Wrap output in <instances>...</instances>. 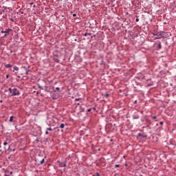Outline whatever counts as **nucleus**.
I'll use <instances>...</instances> for the list:
<instances>
[{
    "instance_id": "473e14b6",
    "label": "nucleus",
    "mask_w": 176,
    "mask_h": 176,
    "mask_svg": "<svg viewBox=\"0 0 176 176\" xmlns=\"http://www.w3.org/2000/svg\"><path fill=\"white\" fill-rule=\"evenodd\" d=\"M163 124H164L163 122H160V124H161L162 126Z\"/></svg>"
},
{
    "instance_id": "f704fd0d",
    "label": "nucleus",
    "mask_w": 176,
    "mask_h": 176,
    "mask_svg": "<svg viewBox=\"0 0 176 176\" xmlns=\"http://www.w3.org/2000/svg\"><path fill=\"white\" fill-rule=\"evenodd\" d=\"M45 134H46V135L49 134V132H48L47 131H45Z\"/></svg>"
},
{
    "instance_id": "2eb2a0df",
    "label": "nucleus",
    "mask_w": 176,
    "mask_h": 176,
    "mask_svg": "<svg viewBox=\"0 0 176 176\" xmlns=\"http://www.w3.org/2000/svg\"><path fill=\"white\" fill-rule=\"evenodd\" d=\"M88 35H89V36H91V33H87V32H86V33H85L84 36H87Z\"/></svg>"
},
{
    "instance_id": "ea45409f",
    "label": "nucleus",
    "mask_w": 176,
    "mask_h": 176,
    "mask_svg": "<svg viewBox=\"0 0 176 176\" xmlns=\"http://www.w3.org/2000/svg\"><path fill=\"white\" fill-rule=\"evenodd\" d=\"M77 105H80V104L78 103Z\"/></svg>"
},
{
    "instance_id": "7c9ffc66",
    "label": "nucleus",
    "mask_w": 176,
    "mask_h": 176,
    "mask_svg": "<svg viewBox=\"0 0 176 176\" xmlns=\"http://www.w3.org/2000/svg\"><path fill=\"white\" fill-rule=\"evenodd\" d=\"M30 6H32V5H34V3H30Z\"/></svg>"
},
{
    "instance_id": "b1692460",
    "label": "nucleus",
    "mask_w": 176,
    "mask_h": 176,
    "mask_svg": "<svg viewBox=\"0 0 176 176\" xmlns=\"http://www.w3.org/2000/svg\"><path fill=\"white\" fill-rule=\"evenodd\" d=\"M135 21H136L137 23H138V21H140V19L137 18V19H135Z\"/></svg>"
},
{
    "instance_id": "e433bc0d",
    "label": "nucleus",
    "mask_w": 176,
    "mask_h": 176,
    "mask_svg": "<svg viewBox=\"0 0 176 176\" xmlns=\"http://www.w3.org/2000/svg\"><path fill=\"white\" fill-rule=\"evenodd\" d=\"M33 8H36V6L34 5V6H33Z\"/></svg>"
},
{
    "instance_id": "aec40b11",
    "label": "nucleus",
    "mask_w": 176,
    "mask_h": 176,
    "mask_svg": "<svg viewBox=\"0 0 176 176\" xmlns=\"http://www.w3.org/2000/svg\"><path fill=\"white\" fill-rule=\"evenodd\" d=\"M47 131H53V129H52V127H50V128H47Z\"/></svg>"
},
{
    "instance_id": "c85d7f7f",
    "label": "nucleus",
    "mask_w": 176,
    "mask_h": 176,
    "mask_svg": "<svg viewBox=\"0 0 176 176\" xmlns=\"http://www.w3.org/2000/svg\"><path fill=\"white\" fill-rule=\"evenodd\" d=\"M119 166H120L119 164H116V165H115V167H116V168H118V167H119Z\"/></svg>"
},
{
    "instance_id": "bb28decb",
    "label": "nucleus",
    "mask_w": 176,
    "mask_h": 176,
    "mask_svg": "<svg viewBox=\"0 0 176 176\" xmlns=\"http://www.w3.org/2000/svg\"><path fill=\"white\" fill-rule=\"evenodd\" d=\"M87 112H91V109H88Z\"/></svg>"
},
{
    "instance_id": "c756f323",
    "label": "nucleus",
    "mask_w": 176,
    "mask_h": 176,
    "mask_svg": "<svg viewBox=\"0 0 176 176\" xmlns=\"http://www.w3.org/2000/svg\"><path fill=\"white\" fill-rule=\"evenodd\" d=\"M73 17H76V14H73Z\"/></svg>"
},
{
    "instance_id": "f3484780",
    "label": "nucleus",
    "mask_w": 176,
    "mask_h": 176,
    "mask_svg": "<svg viewBox=\"0 0 176 176\" xmlns=\"http://www.w3.org/2000/svg\"><path fill=\"white\" fill-rule=\"evenodd\" d=\"M151 118H152V119H153V120H155V119H157L156 116H151Z\"/></svg>"
},
{
    "instance_id": "a211bd4d",
    "label": "nucleus",
    "mask_w": 176,
    "mask_h": 176,
    "mask_svg": "<svg viewBox=\"0 0 176 176\" xmlns=\"http://www.w3.org/2000/svg\"><path fill=\"white\" fill-rule=\"evenodd\" d=\"M14 71H19V67L14 66Z\"/></svg>"
},
{
    "instance_id": "a19ab883",
    "label": "nucleus",
    "mask_w": 176,
    "mask_h": 176,
    "mask_svg": "<svg viewBox=\"0 0 176 176\" xmlns=\"http://www.w3.org/2000/svg\"><path fill=\"white\" fill-rule=\"evenodd\" d=\"M135 103H137V100L135 101Z\"/></svg>"
},
{
    "instance_id": "0eeeda50",
    "label": "nucleus",
    "mask_w": 176,
    "mask_h": 176,
    "mask_svg": "<svg viewBox=\"0 0 176 176\" xmlns=\"http://www.w3.org/2000/svg\"><path fill=\"white\" fill-rule=\"evenodd\" d=\"M59 166L60 167H67V164L64 163V162H61V163H60Z\"/></svg>"
},
{
    "instance_id": "412c9836",
    "label": "nucleus",
    "mask_w": 176,
    "mask_h": 176,
    "mask_svg": "<svg viewBox=\"0 0 176 176\" xmlns=\"http://www.w3.org/2000/svg\"><path fill=\"white\" fill-rule=\"evenodd\" d=\"M93 176H100V173L97 172L96 173L94 174Z\"/></svg>"
},
{
    "instance_id": "c9c22d12",
    "label": "nucleus",
    "mask_w": 176,
    "mask_h": 176,
    "mask_svg": "<svg viewBox=\"0 0 176 176\" xmlns=\"http://www.w3.org/2000/svg\"><path fill=\"white\" fill-rule=\"evenodd\" d=\"M94 111H96V107H93Z\"/></svg>"
},
{
    "instance_id": "1a4fd4ad",
    "label": "nucleus",
    "mask_w": 176,
    "mask_h": 176,
    "mask_svg": "<svg viewBox=\"0 0 176 176\" xmlns=\"http://www.w3.org/2000/svg\"><path fill=\"white\" fill-rule=\"evenodd\" d=\"M157 49H158L159 50H160V49H162V43L159 42L157 46Z\"/></svg>"
},
{
    "instance_id": "4468645a",
    "label": "nucleus",
    "mask_w": 176,
    "mask_h": 176,
    "mask_svg": "<svg viewBox=\"0 0 176 176\" xmlns=\"http://www.w3.org/2000/svg\"><path fill=\"white\" fill-rule=\"evenodd\" d=\"M13 119H14V116H12L10 118V120L9 122H10L11 123L13 122Z\"/></svg>"
},
{
    "instance_id": "dca6fc26",
    "label": "nucleus",
    "mask_w": 176,
    "mask_h": 176,
    "mask_svg": "<svg viewBox=\"0 0 176 176\" xmlns=\"http://www.w3.org/2000/svg\"><path fill=\"white\" fill-rule=\"evenodd\" d=\"M45 163V158H43L42 160L40 161V164H43Z\"/></svg>"
},
{
    "instance_id": "cd10ccee",
    "label": "nucleus",
    "mask_w": 176,
    "mask_h": 176,
    "mask_svg": "<svg viewBox=\"0 0 176 176\" xmlns=\"http://www.w3.org/2000/svg\"><path fill=\"white\" fill-rule=\"evenodd\" d=\"M38 89H41L42 90H43V88H42L41 85H38Z\"/></svg>"
},
{
    "instance_id": "7ed1b4c3",
    "label": "nucleus",
    "mask_w": 176,
    "mask_h": 176,
    "mask_svg": "<svg viewBox=\"0 0 176 176\" xmlns=\"http://www.w3.org/2000/svg\"><path fill=\"white\" fill-rule=\"evenodd\" d=\"M53 60L55 63H60V57H61V52L60 51H54L53 53Z\"/></svg>"
},
{
    "instance_id": "72a5a7b5",
    "label": "nucleus",
    "mask_w": 176,
    "mask_h": 176,
    "mask_svg": "<svg viewBox=\"0 0 176 176\" xmlns=\"http://www.w3.org/2000/svg\"><path fill=\"white\" fill-rule=\"evenodd\" d=\"M1 34H5V31L2 30Z\"/></svg>"
},
{
    "instance_id": "20e7f679",
    "label": "nucleus",
    "mask_w": 176,
    "mask_h": 176,
    "mask_svg": "<svg viewBox=\"0 0 176 176\" xmlns=\"http://www.w3.org/2000/svg\"><path fill=\"white\" fill-rule=\"evenodd\" d=\"M51 94H52V100H57V98L60 97V96H58V94L56 93V91H52L51 92Z\"/></svg>"
},
{
    "instance_id": "f257e3e1",
    "label": "nucleus",
    "mask_w": 176,
    "mask_h": 176,
    "mask_svg": "<svg viewBox=\"0 0 176 176\" xmlns=\"http://www.w3.org/2000/svg\"><path fill=\"white\" fill-rule=\"evenodd\" d=\"M8 91H10V96H11V97H14V96H20V91H19L16 87H10L8 89Z\"/></svg>"
},
{
    "instance_id": "9d476101",
    "label": "nucleus",
    "mask_w": 176,
    "mask_h": 176,
    "mask_svg": "<svg viewBox=\"0 0 176 176\" xmlns=\"http://www.w3.org/2000/svg\"><path fill=\"white\" fill-rule=\"evenodd\" d=\"M12 67H13V65H10V64H6L5 65L6 68H12Z\"/></svg>"
},
{
    "instance_id": "393cba45",
    "label": "nucleus",
    "mask_w": 176,
    "mask_h": 176,
    "mask_svg": "<svg viewBox=\"0 0 176 176\" xmlns=\"http://www.w3.org/2000/svg\"><path fill=\"white\" fill-rule=\"evenodd\" d=\"M3 145H4L5 146H6V145H8V142H5L3 143Z\"/></svg>"
},
{
    "instance_id": "6e6552de",
    "label": "nucleus",
    "mask_w": 176,
    "mask_h": 176,
    "mask_svg": "<svg viewBox=\"0 0 176 176\" xmlns=\"http://www.w3.org/2000/svg\"><path fill=\"white\" fill-rule=\"evenodd\" d=\"M12 31V29L8 28L5 30V34H7V35H9V32Z\"/></svg>"
},
{
    "instance_id": "2f4dec72",
    "label": "nucleus",
    "mask_w": 176,
    "mask_h": 176,
    "mask_svg": "<svg viewBox=\"0 0 176 176\" xmlns=\"http://www.w3.org/2000/svg\"><path fill=\"white\" fill-rule=\"evenodd\" d=\"M9 78V74L6 75V78L8 79Z\"/></svg>"
},
{
    "instance_id": "58836bf2",
    "label": "nucleus",
    "mask_w": 176,
    "mask_h": 176,
    "mask_svg": "<svg viewBox=\"0 0 176 176\" xmlns=\"http://www.w3.org/2000/svg\"><path fill=\"white\" fill-rule=\"evenodd\" d=\"M166 37L168 36V34H167V33L166 34Z\"/></svg>"
},
{
    "instance_id": "4be33fe9",
    "label": "nucleus",
    "mask_w": 176,
    "mask_h": 176,
    "mask_svg": "<svg viewBox=\"0 0 176 176\" xmlns=\"http://www.w3.org/2000/svg\"><path fill=\"white\" fill-rule=\"evenodd\" d=\"M104 97H105L106 98H108V97H109V94H104Z\"/></svg>"
},
{
    "instance_id": "6ab92c4d",
    "label": "nucleus",
    "mask_w": 176,
    "mask_h": 176,
    "mask_svg": "<svg viewBox=\"0 0 176 176\" xmlns=\"http://www.w3.org/2000/svg\"><path fill=\"white\" fill-rule=\"evenodd\" d=\"M60 127V129H64V127H65V124H61Z\"/></svg>"
},
{
    "instance_id": "39448f33",
    "label": "nucleus",
    "mask_w": 176,
    "mask_h": 176,
    "mask_svg": "<svg viewBox=\"0 0 176 176\" xmlns=\"http://www.w3.org/2000/svg\"><path fill=\"white\" fill-rule=\"evenodd\" d=\"M148 135L145 134L144 133H140L138 134V138H140V140H142V138H147Z\"/></svg>"
},
{
    "instance_id": "a878e982",
    "label": "nucleus",
    "mask_w": 176,
    "mask_h": 176,
    "mask_svg": "<svg viewBox=\"0 0 176 176\" xmlns=\"http://www.w3.org/2000/svg\"><path fill=\"white\" fill-rule=\"evenodd\" d=\"M79 100H80V98H76L75 99V101H79Z\"/></svg>"
},
{
    "instance_id": "f03ea898",
    "label": "nucleus",
    "mask_w": 176,
    "mask_h": 176,
    "mask_svg": "<svg viewBox=\"0 0 176 176\" xmlns=\"http://www.w3.org/2000/svg\"><path fill=\"white\" fill-rule=\"evenodd\" d=\"M166 34V33L165 32H156L155 34L153 33V35L154 36H156V37H155V39H162V38H166L167 37Z\"/></svg>"
},
{
    "instance_id": "423d86ee",
    "label": "nucleus",
    "mask_w": 176,
    "mask_h": 176,
    "mask_svg": "<svg viewBox=\"0 0 176 176\" xmlns=\"http://www.w3.org/2000/svg\"><path fill=\"white\" fill-rule=\"evenodd\" d=\"M44 90L47 91V93H50V94L52 91H50V87H47V86L45 87Z\"/></svg>"
},
{
    "instance_id": "f8f14e48",
    "label": "nucleus",
    "mask_w": 176,
    "mask_h": 176,
    "mask_svg": "<svg viewBox=\"0 0 176 176\" xmlns=\"http://www.w3.org/2000/svg\"><path fill=\"white\" fill-rule=\"evenodd\" d=\"M133 119H140V116L138 114H136L133 116Z\"/></svg>"
},
{
    "instance_id": "ddd939ff",
    "label": "nucleus",
    "mask_w": 176,
    "mask_h": 176,
    "mask_svg": "<svg viewBox=\"0 0 176 176\" xmlns=\"http://www.w3.org/2000/svg\"><path fill=\"white\" fill-rule=\"evenodd\" d=\"M25 76H27V75H29L30 72H31V70H26V72H25Z\"/></svg>"
},
{
    "instance_id": "37998d69",
    "label": "nucleus",
    "mask_w": 176,
    "mask_h": 176,
    "mask_svg": "<svg viewBox=\"0 0 176 176\" xmlns=\"http://www.w3.org/2000/svg\"><path fill=\"white\" fill-rule=\"evenodd\" d=\"M0 102H2V100H0Z\"/></svg>"
},
{
    "instance_id": "9b49d317",
    "label": "nucleus",
    "mask_w": 176,
    "mask_h": 176,
    "mask_svg": "<svg viewBox=\"0 0 176 176\" xmlns=\"http://www.w3.org/2000/svg\"><path fill=\"white\" fill-rule=\"evenodd\" d=\"M29 68H30V67H27L24 66V67H22V69L23 71L26 72V71L30 69Z\"/></svg>"
},
{
    "instance_id": "5701e85b",
    "label": "nucleus",
    "mask_w": 176,
    "mask_h": 176,
    "mask_svg": "<svg viewBox=\"0 0 176 176\" xmlns=\"http://www.w3.org/2000/svg\"><path fill=\"white\" fill-rule=\"evenodd\" d=\"M56 90H57L58 91H60V87H57L56 88Z\"/></svg>"
},
{
    "instance_id": "4c0bfd02",
    "label": "nucleus",
    "mask_w": 176,
    "mask_h": 176,
    "mask_svg": "<svg viewBox=\"0 0 176 176\" xmlns=\"http://www.w3.org/2000/svg\"><path fill=\"white\" fill-rule=\"evenodd\" d=\"M10 174H13V172H12V171H11V172L10 173Z\"/></svg>"
},
{
    "instance_id": "79ce46f5",
    "label": "nucleus",
    "mask_w": 176,
    "mask_h": 176,
    "mask_svg": "<svg viewBox=\"0 0 176 176\" xmlns=\"http://www.w3.org/2000/svg\"><path fill=\"white\" fill-rule=\"evenodd\" d=\"M6 35H8V34H5L4 36H6Z\"/></svg>"
}]
</instances>
